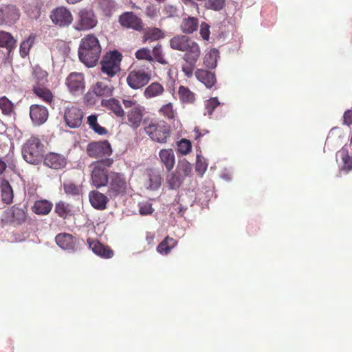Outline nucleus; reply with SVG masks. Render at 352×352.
I'll return each instance as SVG.
<instances>
[{"label": "nucleus", "mask_w": 352, "mask_h": 352, "mask_svg": "<svg viewBox=\"0 0 352 352\" xmlns=\"http://www.w3.org/2000/svg\"><path fill=\"white\" fill-rule=\"evenodd\" d=\"M113 87L104 82H97L93 87L94 94L100 97H109L113 94Z\"/></svg>", "instance_id": "nucleus-33"}, {"label": "nucleus", "mask_w": 352, "mask_h": 352, "mask_svg": "<svg viewBox=\"0 0 352 352\" xmlns=\"http://www.w3.org/2000/svg\"><path fill=\"white\" fill-rule=\"evenodd\" d=\"M56 244L63 250L74 251L76 249V239L68 233H60L56 235Z\"/></svg>", "instance_id": "nucleus-24"}, {"label": "nucleus", "mask_w": 352, "mask_h": 352, "mask_svg": "<svg viewBox=\"0 0 352 352\" xmlns=\"http://www.w3.org/2000/svg\"><path fill=\"white\" fill-rule=\"evenodd\" d=\"M107 194L111 199L125 195L129 188L130 183L124 173L111 172L108 182Z\"/></svg>", "instance_id": "nucleus-5"}, {"label": "nucleus", "mask_w": 352, "mask_h": 352, "mask_svg": "<svg viewBox=\"0 0 352 352\" xmlns=\"http://www.w3.org/2000/svg\"><path fill=\"white\" fill-rule=\"evenodd\" d=\"M184 179L176 171L173 172L166 176V181L170 189L179 188L184 182Z\"/></svg>", "instance_id": "nucleus-43"}, {"label": "nucleus", "mask_w": 352, "mask_h": 352, "mask_svg": "<svg viewBox=\"0 0 352 352\" xmlns=\"http://www.w3.org/2000/svg\"><path fill=\"white\" fill-rule=\"evenodd\" d=\"M144 131L153 141L160 144L167 142L168 138L170 136V129L168 124L153 120L148 122V118L144 119Z\"/></svg>", "instance_id": "nucleus-3"}, {"label": "nucleus", "mask_w": 352, "mask_h": 352, "mask_svg": "<svg viewBox=\"0 0 352 352\" xmlns=\"http://www.w3.org/2000/svg\"><path fill=\"white\" fill-rule=\"evenodd\" d=\"M119 22L122 26L137 31H140L143 28L142 20L132 12H126L121 14Z\"/></svg>", "instance_id": "nucleus-19"}, {"label": "nucleus", "mask_w": 352, "mask_h": 352, "mask_svg": "<svg viewBox=\"0 0 352 352\" xmlns=\"http://www.w3.org/2000/svg\"><path fill=\"white\" fill-rule=\"evenodd\" d=\"M101 105L111 111L117 117L123 118L125 116V112L120 102L116 98L102 100Z\"/></svg>", "instance_id": "nucleus-29"}, {"label": "nucleus", "mask_w": 352, "mask_h": 352, "mask_svg": "<svg viewBox=\"0 0 352 352\" xmlns=\"http://www.w3.org/2000/svg\"><path fill=\"white\" fill-rule=\"evenodd\" d=\"M219 58V52L217 49H212L208 52L204 58V63L206 67L214 69L217 67V60Z\"/></svg>", "instance_id": "nucleus-36"}, {"label": "nucleus", "mask_w": 352, "mask_h": 352, "mask_svg": "<svg viewBox=\"0 0 352 352\" xmlns=\"http://www.w3.org/2000/svg\"><path fill=\"white\" fill-rule=\"evenodd\" d=\"M177 95L182 104H193L196 100V94L188 87L180 85L178 87Z\"/></svg>", "instance_id": "nucleus-27"}, {"label": "nucleus", "mask_w": 352, "mask_h": 352, "mask_svg": "<svg viewBox=\"0 0 352 352\" xmlns=\"http://www.w3.org/2000/svg\"><path fill=\"white\" fill-rule=\"evenodd\" d=\"M23 159L29 164H38L43 158V144L36 136H31L22 148Z\"/></svg>", "instance_id": "nucleus-4"}, {"label": "nucleus", "mask_w": 352, "mask_h": 352, "mask_svg": "<svg viewBox=\"0 0 352 352\" xmlns=\"http://www.w3.org/2000/svg\"><path fill=\"white\" fill-rule=\"evenodd\" d=\"M34 43V36L30 35L25 41L21 43L20 54L24 58L29 54L30 50Z\"/></svg>", "instance_id": "nucleus-47"}, {"label": "nucleus", "mask_w": 352, "mask_h": 352, "mask_svg": "<svg viewBox=\"0 0 352 352\" xmlns=\"http://www.w3.org/2000/svg\"><path fill=\"white\" fill-rule=\"evenodd\" d=\"M87 243L94 254L103 258H111L114 255L113 251L109 247L102 245L98 240H92L89 238Z\"/></svg>", "instance_id": "nucleus-21"}, {"label": "nucleus", "mask_w": 352, "mask_h": 352, "mask_svg": "<svg viewBox=\"0 0 352 352\" xmlns=\"http://www.w3.org/2000/svg\"><path fill=\"white\" fill-rule=\"evenodd\" d=\"M194 133H195V138L196 140H197L198 138H199L202 135L199 131V129L195 128V130H194Z\"/></svg>", "instance_id": "nucleus-62"}, {"label": "nucleus", "mask_w": 352, "mask_h": 352, "mask_svg": "<svg viewBox=\"0 0 352 352\" xmlns=\"http://www.w3.org/2000/svg\"><path fill=\"white\" fill-rule=\"evenodd\" d=\"M199 25V20L197 17L188 16L182 19L180 29L183 33L192 34L197 31Z\"/></svg>", "instance_id": "nucleus-30"}, {"label": "nucleus", "mask_w": 352, "mask_h": 352, "mask_svg": "<svg viewBox=\"0 0 352 352\" xmlns=\"http://www.w3.org/2000/svg\"><path fill=\"white\" fill-rule=\"evenodd\" d=\"M63 189L68 195L78 196L81 193L80 187L72 182L64 183Z\"/></svg>", "instance_id": "nucleus-49"}, {"label": "nucleus", "mask_w": 352, "mask_h": 352, "mask_svg": "<svg viewBox=\"0 0 352 352\" xmlns=\"http://www.w3.org/2000/svg\"><path fill=\"white\" fill-rule=\"evenodd\" d=\"M19 10L16 6H0V25L14 23L19 19Z\"/></svg>", "instance_id": "nucleus-16"}, {"label": "nucleus", "mask_w": 352, "mask_h": 352, "mask_svg": "<svg viewBox=\"0 0 352 352\" xmlns=\"http://www.w3.org/2000/svg\"><path fill=\"white\" fill-rule=\"evenodd\" d=\"M194 1H195V2H196V1H201V2L204 1L205 2L206 0H194Z\"/></svg>", "instance_id": "nucleus-63"}, {"label": "nucleus", "mask_w": 352, "mask_h": 352, "mask_svg": "<svg viewBox=\"0 0 352 352\" xmlns=\"http://www.w3.org/2000/svg\"><path fill=\"white\" fill-rule=\"evenodd\" d=\"M152 74L148 68L135 67L131 70L126 77V83L133 89L145 87L151 80Z\"/></svg>", "instance_id": "nucleus-7"}, {"label": "nucleus", "mask_w": 352, "mask_h": 352, "mask_svg": "<svg viewBox=\"0 0 352 352\" xmlns=\"http://www.w3.org/2000/svg\"><path fill=\"white\" fill-rule=\"evenodd\" d=\"M220 104L217 97L211 98L209 100H207L205 102V108L207 110V112L205 114L208 113V116H211L214 111V110Z\"/></svg>", "instance_id": "nucleus-53"}, {"label": "nucleus", "mask_w": 352, "mask_h": 352, "mask_svg": "<svg viewBox=\"0 0 352 352\" xmlns=\"http://www.w3.org/2000/svg\"><path fill=\"white\" fill-rule=\"evenodd\" d=\"M164 37V33L159 28H153L145 31L143 41L153 42Z\"/></svg>", "instance_id": "nucleus-38"}, {"label": "nucleus", "mask_w": 352, "mask_h": 352, "mask_svg": "<svg viewBox=\"0 0 352 352\" xmlns=\"http://www.w3.org/2000/svg\"><path fill=\"white\" fill-rule=\"evenodd\" d=\"M1 192L2 201L9 204L12 201L13 199V190L12 188L7 180H3L1 185Z\"/></svg>", "instance_id": "nucleus-40"}, {"label": "nucleus", "mask_w": 352, "mask_h": 352, "mask_svg": "<svg viewBox=\"0 0 352 352\" xmlns=\"http://www.w3.org/2000/svg\"><path fill=\"white\" fill-rule=\"evenodd\" d=\"M102 47L98 38L93 34L84 36L80 43L78 48V57L80 60L88 67L96 65L100 54Z\"/></svg>", "instance_id": "nucleus-1"}, {"label": "nucleus", "mask_w": 352, "mask_h": 352, "mask_svg": "<svg viewBox=\"0 0 352 352\" xmlns=\"http://www.w3.org/2000/svg\"><path fill=\"white\" fill-rule=\"evenodd\" d=\"M177 9L172 6H166L164 8V11L166 12V14H168V16H172L176 12Z\"/></svg>", "instance_id": "nucleus-59"}, {"label": "nucleus", "mask_w": 352, "mask_h": 352, "mask_svg": "<svg viewBox=\"0 0 352 352\" xmlns=\"http://www.w3.org/2000/svg\"><path fill=\"white\" fill-rule=\"evenodd\" d=\"M135 56L138 60H146L149 62L153 61V58L151 55V51L146 47H143L137 50Z\"/></svg>", "instance_id": "nucleus-51"}, {"label": "nucleus", "mask_w": 352, "mask_h": 352, "mask_svg": "<svg viewBox=\"0 0 352 352\" xmlns=\"http://www.w3.org/2000/svg\"><path fill=\"white\" fill-rule=\"evenodd\" d=\"M160 162L164 165L168 172L170 171L175 163V157L171 148L162 149L159 152Z\"/></svg>", "instance_id": "nucleus-28"}, {"label": "nucleus", "mask_w": 352, "mask_h": 352, "mask_svg": "<svg viewBox=\"0 0 352 352\" xmlns=\"http://www.w3.org/2000/svg\"><path fill=\"white\" fill-rule=\"evenodd\" d=\"M151 55L153 58V60H155L157 63H159L162 65H167L168 64V61L166 60V58L164 56L163 52H162V47L161 45H157L153 48Z\"/></svg>", "instance_id": "nucleus-48"}, {"label": "nucleus", "mask_w": 352, "mask_h": 352, "mask_svg": "<svg viewBox=\"0 0 352 352\" xmlns=\"http://www.w3.org/2000/svg\"><path fill=\"white\" fill-rule=\"evenodd\" d=\"M52 207V202L47 199H41L34 202L32 210L36 214L47 215L51 212Z\"/></svg>", "instance_id": "nucleus-31"}, {"label": "nucleus", "mask_w": 352, "mask_h": 352, "mask_svg": "<svg viewBox=\"0 0 352 352\" xmlns=\"http://www.w3.org/2000/svg\"><path fill=\"white\" fill-rule=\"evenodd\" d=\"M32 75L35 82L34 85L44 86V85L47 82V72L38 66H36L34 68Z\"/></svg>", "instance_id": "nucleus-41"}, {"label": "nucleus", "mask_w": 352, "mask_h": 352, "mask_svg": "<svg viewBox=\"0 0 352 352\" xmlns=\"http://www.w3.org/2000/svg\"><path fill=\"white\" fill-rule=\"evenodd\" d=\"M66 85L73 95L80 96L85 89V81L82 73L72 72L66 79Z\"/></svg>", "instance_id": "nucleus-13"}, {"label": "nucleus", "mask_w": 352, "mask_h": 352, "mask_svg": "<svg viewBox=\"0 0 352 352\" xmlns=\"http://www.w3.org/2000/svg\"><path fill=\"white\" fill-rule=\"evenodd\" d=\"M27 208L24 209L13 206L6 210L1 216V223L3 225L13 224L19 226L24 223L28 219Z\"/></svg>", "instance_id": "nucleus-9"}, {"label": "nucleus", "mask_w": 352, "mask_h": 352, "mask_svg": "<svg viewBox=\"0 0 352 352\" xmlns=\"http://www.w3.org/2000/svg\"><path fill=\"white\" fill-rule=\"evenodd\" d=\"M200 34L204 40L208 41L210 37V25L206 23H201L200 25Z\"/></svg>", "instance_id": "nucleus-56"}, {"label": "nucleus", "mask_w": 352, "mask_h": 352, "mask_svg": "<svg viewBox=\"0 0 352 352\" xmlns=\"http://www.w3.org/2000/svg\"><path fill=\"white\" fill-rule=\"evenodd\" d=\"M138 208L140 214L142 216L150 215L154 212L152 204L148 201L140 202Z\"/></svg>", "instance_id": "nucleus-55"}, {"label": "nucleus", "mask_w": 352, "mask_h": 352, "mask_svg": "<svg viewBox=\"0 0 352 352\" xmlns=\"http://www.w3.org/2000/svg\"><path fill=\"white\" fill-rule=\"evenodd\" d=\"M338 155L341 158L343 164L341 169L346 171L352 170V156L349 155L348 149L344 146L338 153Z\"/></svg>", "instance_id": "nucleus-37"}, {"label": "nucleus", "mask_w": 352, "mask_h": 352, "mask_svg": "<svg viewBox=\"0 0 352 352\" xmlns=\"http://www.w3.org/2000/svg\"><path fill=\"white\" fill-rule=\"evenodd\" d=\"M14 105L7 98H0V109L5 115H10L13 111Z\"/></svg>", "instance_id": "nucleus-50"}, {"label": "nucleus", "mask_w": 352, "mask_h": 352, "mask_svg": "<svg viewBox=\"0 0 352 352\" xmlns=\"http://www.w3.org/2000/svg\"><path fill=\"white\" fill-rule=\"evenodd\" d=\"M177 245V241L173 237L167 236L165 239L157 245V251L162 254H168L171 250Z\"/></svg>", "instance_id": "nucleus-34"}, {"label": "nucleus", "mask_w": 352, "mask_h": 352, "mask_svg": "<svg viewBox=\"0 0 352 352\" xmlns=\"http://www.w3.org/2000/svg\"><path fill=\"white\" fill-rule=\"evenodd\" d=\"M186 6H196L198 8V4L194 0H181Z\"/></svg>", "instance_id": "nucleus-60"}, {"label": "nucleus", "mask_w": 352, "mask_h": 352, "mask_svg": "<svg viewBox=\"0 0 352 352\" xmlns=\"http://www.w3.org/2000/svg\"><path fill=\"white\" fill-rule=\"evenodd\" d=\"M16 41L11 34L6 32H0V47H5L10 53L16 47Z\"/></svg>", "instance_id": "nucleus-35"}, {"label": "nucleus", "mask_w": 352, "mask_h": 352, "mask_svg": "<svg viewBox=\"0 0 352 352\" xmlns=\"http://www.w3.org/2000/svg\"><path fill=\"white\" fill-rule=\"evenodd\" d=\"M162 184V177L160 174L154 169H148L146 171V178L144 181V187L150 190H156Z\"/></svg>", "instance_id": "nucleus-22"}, {"label": "nucleus", "mask_w": 352, "mask_h": 352, "mask_svg": "<svg viewBox=\"0 0 352 352\" xmlns=\"http://www.w3.org/2000/svg\"><path fill=\"white\" fill-rule=\"evenodd\" d=\"M344 124L346 125L352 124V110H347L343 116Z\"/></svg>", "instance_id": "nucleus-58"}, {"label": "nucleus", "mask_w": 352, "mask_h": 352, "mask_svg": "<svg viewBox=\"0 0 352 352\" xmlns=\"http://www.w3.org/2000/svg\"><path fill=\"white\" fill-rule=\"evenodd\" d=\"M98 6L106 15H109L115 6V3L113 0H98Z\"/></svg>", "instance_id": "nucleus-52"}, {"label": "nucleus", "mask_w": 352, "mask_h": 352, "mask_svg": "<svg viewBox=\"0 0 352 352\" xmlns=\"http://www.w3.org/2000/svg\"><path fill=\"white\" fill-rule=\"evenodd\" d=\"M54 212L58 217L66 219L72 214V206L63 201H60L56 204Z\"/></svg>", "instance_id": "nucleus-39"}, {"label": "nucleus", "mask_w": 352, "mask_h": 352, "mask_svg": "<svg viewBox=\"0 0 352 352\" xmlns=\"http://www.w3.org/2000/svg\"><path fill=\"white\" fill-rule=\"evenodd\" d=\"M32 91L34 94L48 104L53 102L54 96L52 91L44 86L33 85Z\"/></svg>", "instance_id": "nucleus-32"}, {"label": "nucleus", "mask_w": 352, "mask_h": 352, "mask_svg": "<svg viewBox=\"0 0 352 352\" xmlns=\"http://www.w3.org/2000/svg\"><path fill=\"white\" fill-rule=\"evenodd\" d=\"M170 47L177 51L185 52L184 54H195L201 51L197 42L186 35H176L170 38Z\"/></svg>", "instance_id": "nucleus-8"}, {"label": "nucleus", "mask_w": 352, "mask_h": 352, "mask_svg": "<svg viewBox=\"0 0 352 352\" xmlns=\"http://www.w3.org/2000/svg\"><path fill=\"white\" fill-rule=\"evenodd\" d=\"M7 168L6 163L0 159V175H2Z\"/></svg>", "instance_id": "nucleus-61"}, {"label": "nucleus", "mask_w": 352, "mask_h": 352, "mask_svg": "<svg viewBox=\"0 0 352 352\" xmlns=\"http://www.w3.org/2000/svg\"><path fill=\"white\" fill-rule=\"evenodd\" d=\"M108 197L98 190H91L89 193V199L91 206L100 210L106 209L109 201Z\"/></svg>", "instance_id": "nucleus-23"}, {"label": "nucleus", "mask_w": 352, "mask_h": 352, "mask_svg": "<svg viewBox=\"0 0 352 352\" xmlns=\"http://www.w3.org/2000/svg\"><path fill=\"white\" fill-rule=\"evenodd\" d=\"M113 161L105 159L92 163L90 166L91 184L96 188L107 186L109 180V168Z\"/></svg>", "instance_id": "nucleus-2"}, {"label": "nucleus", "mask_w": 352, "mask_h": 352, "mask_svg": "<svg viewBox=\"0 0 352 352\" xmlns=\"http://www.w3.org/2000/svg\"><path fill=\"white\" fill-rule=\"evenodd\" d=\"M168 12H170V13H173V12H172V11H170V10H168Z\"/></svg>", "instance_id": "nucleus-64"}, {"label": "nucleus", "mask_w": 352, "mask_h": 352, "mask_svg": "<svg viewBox=\"0 0 352 352\" xmlns=\"http://www.w3.org/2000/svg\"><path fill=\"white\" fill-rule=\"evenodd\" d=\"M177 146H178V151L183 155L188 154L189 152H190V151L192 149L191 142L186 139L181 140L178 142Z\"/></svg>", "instance_id": "nucleus-54"}, {"label": "nucleus", "mask_w": 352, "mask_h": 352, "mask_svg": "<svg viewBox=\"0 0 352 352\" xmlns=\"http://www.w3.org/2000/svg\"><path fill=\"white\" fill-rule=\"evenodd\" d=\"M145 108L142 105L136 106L133 109H129L126 113V124L132 129H138L144 122L143 119L144 115Z\"/></svg>", "instance_id": "nucleus-14"}, {"label": "nucleus", "mask_w": 352, "mask_h": 352, "mask_svg": "<svg viewBox=\"0 0 352 352\" xmlns=\"http://www.w3.org/2000/svg\"><path fill=\"white\" fill-rule=\"evenodd\" d=\"M175 171L184 179L192 172L191 164L186 161L179 162Z\"/></svg>", "instance_id": "nucleus-45"}, {"label": "nucleus", "mask_w": 352, "mask_h": 352, "mask_svg": "<svg viewBox=\"0 0 352 352\" xmlns=\"http://www.w3.org/2000/svg\"><path fill=\"white\" fill-rule=\"evenodd\" d=\"M98 24L97 17L91 9H81L76 16L75 29L79 31L89 30Z\"/></svg>", "instance_id": "nucleus-10"}, {"label": "nucleus", "mask_w": 352, "mask_h": 352, "mask_svg": "<svg viewBox=\"0 0 352 352\" xmlns=\"http://www.w3.org/2000/svg\"><path fill=\"white\" fill-rule=\"evenodd\" d=\"M196 78L207 88L212 87L217 82L214 73L204 69H197L195 72Z\"/></svg>", "instance_id": "nucleus-25"}, {"label": "nucleus", "mask_w": 352, "mask_h": 352, "mask_svg": "<svg viewBox=\"0 0 352 352\" xmlns=\"http://www.w3.org/2000/svg\"><path fill=\"white\" fill-rule=\"evenodd\" d=\"M47 109L40 104H32L30 107V116L35 125H41L44 124L48 118Z\"/></svg>", "instance_id": "nucleus-18"}, {"label": "nucleus", "mask_w": 352, "mask_h": 352, "mask_svg": "<svg viewBox=\"0 0 352 352\" xmlns=\"http://www.w3.org/2000/svg\"><path fill=\"white\" fill-rule=\"evenodd\" d=\"M226 0H206L204 7L208 10L221 11L226 6Z\"/></svg>", "instance_id": "nucleus-46"}, {"label": "nucleus", "mask_w": 352, "mask_h": 352, "mask_svg": "<svg viewBox=\"0 0 352 352\" xmlns=\"http://www.w3.org/2000/svg\"><path fill=\"white\" fill-rule=\"evenodd\" d=\"M122 103H123V105H124V108L126 109H133L136 106L140 105V104H138L137 102V101L135 100L130 99V98L123 99L122 100Z\"/></svg>", "instance_id": "nucleus-57"}, {"label": "nucleus", "mask_w": 352, "mask_h": 352, "mask_svg": "<svg viewBox=\"0 0 352 352\" xmlns=\"http://www.w3.org/2000/svg\"><path fill=\"white\" fill-rule=\"evenodd\" d=\"M165 93L164 85L157 81L153 82L148 85L144 90L143 96L147 99H153L161 97Z\"/></svg>", "instance_id": "nucleus-26"}, {"label": "nucleus", "mask_w": 352, "mask_h": 352, "mask_svg": "<svg viewBox=\"0 0 352 352\" xmlns=\"http://www.w3.org/2000/svg\"><path fill=\"white\" fill-rule=\"evenodd\" d=\"M45 166L54 170H60L67 165V158L65 155L54 153H48L43 158Z\"/></svg>", "instance_id": "nucleus-17"}, {"label": "nucleus", "mask_w": 352, "mask_h": 352, "mask_svg": "<svg viewBox=\"0 0 352 352\" xmlns=\"http://www.w3.org/2000/svg\"><path fill=\"white\" fill-rule=\"evenodd\" d=\"M87 124L96 133L99 135H106L108 131L98 122V116L96 114L90 115L87 117Z\"/></svg>", "instance_id": "nucleus-42"}, {"label": "nucleus", "mask_w": 352, "mask_h": 352, "mask_svg": "<svg viewBox=\"0 0 352 352\" xmlns=\"http://www.w3.org/2000/svg\"><path fill=\"white\" fill-rule=\"evenodd\" d=\"M84 116L83 110L76 105L69 104L64 109V121L66 126L71 129L80 127Z\"/></svg>", "instance_id": "nucleus-11"}, {"label": "nucleus", "mask_w": 352, "mask_h": 352, "mask_svg": "<svg viewBox=\"0 0 352 352\" xmlns=\"http://www.w3.org/2000/svg\"><path fill=\"white\" fill-rule=\"evenodd\" d=\"M200 56L201 51L195 54H184L182 58L185 63L182 66V71L186 77L191 78L192 76L196 63L199 59Z\"/></svg>", "instance_id": "nucleus-20"}, {"label": "nucleus", "mask_w": 352, "mask_h": 352, "mask_svg": "<svg viewBox=\"0 0 352 352\" xmlns=\"http://www.w3.org/2000/svg\"><path fill=\"white\" fill-rule=\"evenodd\" d=\"M87 153L94 158L107 157L111 155L112 148L107 140L93 142L87 145Z\"/></svg>", "instance_id": "nucleus-12"}, {"label": "nucleus", "mask_w": 352, "mask_h": 352, "mask_svg": "<svg viewBox=\"0 0 352 352\" xmlns=\"http://www.w3.org/2000/svg\"><path fill=\"white\" fill-rule=\"evenodd\" d=\"M50 18L54 24L60 27L67 26L73 21L70 11L64 7L54 9L50 14Z\"/></svg>", "instance_id": "nucleus-15"}, {"label": "nucleus", "mask_w": 352, "mask_h": 352, "mask_svg": "<svg viewBox=\"0 0 352 352\" xmlns=\"http://www.w3.org/2000/svg\"><path fill=\"white\" fill-rule=\"evenodd\" d=\"M159 113L168 120H174L176 116V111L171 102L162 105L159 110Z\"/></svg>", "instance_id": "nucleus-44"}, {"label": "nucleus", "mask_w": 352, "mask_h": 352, "mask_svg": "<svg viewBox=\"0 0 352 352\" xmlns=\"http://www.w3.org/2000/svg\"><path fill=\"white\" fill-rule=\"evenodd\" d=\"M122 55L117 50L111 51L103 56L100 61V71L109 78L114 77L120 70Z\"/></svg>", "instance_id": "nucleus-6"}]
</instances>
